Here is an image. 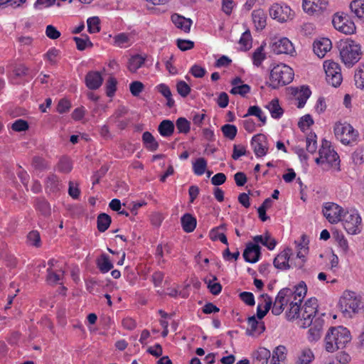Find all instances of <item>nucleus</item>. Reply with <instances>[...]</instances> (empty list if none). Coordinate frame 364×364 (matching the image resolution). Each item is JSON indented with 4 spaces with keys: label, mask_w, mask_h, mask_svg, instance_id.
Here are the masks:
<instances>
[{
    "label": "nucleus",
    "mask_w": 364,
    "mask_h": 364,
    "mask_svg": "<svg viewBox=\"0 0 364 364\" xmlns=\"http://www.w3.org/2000/svg\"><path fill=\"white\" fill-rule=\"evenodd\" d=\"M351 339L350 331L345 327H331L325 337V348L328 352L333 353L343 348Z\"/></svg>",
    "instance_id": "obj_1"
},
{
    "label": "nucleus",
    "mask_w": 364,
    "mask_h": 364,
    "mask_svg": "<svg viewBox=\"0 0 364 364\" xmlns=\"http://www.w3.org/2000/svg\"><path fill=\"white\" fill-rule=\"evenodd\" d=\"M338 48L342 62L348 68L358 62L362 55L360 46L352 40L341 41Z\"/></svg>",
    "instance_id": "obj_2"
},
{
    "label": "nucleus",
    "mask_w": 364,
    "mask_h": 364,
    "mask_svg": "<svg viewBox=\"0 0 364 364\" xmlns=\"http://www.w3.org/2000/svg\"><path fill=\"white\" fill-rule=\"evenodd\" d=\"M338 307L344 316L351 317V313L364 311V301L355 292L346 291L339 300Z\"/></svg>",
    "instance_id": "obj_3"
},
{
    "label": "nucleus",
    "mask_w": 364,
    "mask_h": 364,
    "mask_svg": "<svg viewBox=\"0 0 364 364\" xmlns=\"http://www.w3.org/2000/svg\"><path fill=\"white\" fill-rule=\"evenodd\" d=\"M294 77L293 70L285 64L275 65L270 73V86L276 89L290 83Z\"/></svg>",
    "instance_id": "obj_4"
},
{
    "label": "nucleus",
    "mask_w": 364,
    "mask_h": 364,
    "mask_svg": "<svg viewBox=\"0 0 364 364\" xmlns=\"http://www.w3.org/2000/svg\"><path fill=\"white\" fill-rule=\"evenodd\" d=\"M334 133L336 137L345 145H349L356 141L358 132L348 123H338L335 125Z\"/></svg>",
    "instance_id": "obj_5"
},
{
    "label": "nucleus",
    "mask_w": 364,
    "mask_h": 364,
    "mask_svg": "<svg viewBox=\"0 0 364 364\" xmlns=\"http://www.w3.org/2000/svg\"><path fill=\"white\" fill-rule=\"evenodd\" d=\"M323 68L327 82L334 87H338L343 80L339 64L333 61H325Z\"/></svg>",
    "instance_id": "obj_6"
},
{
    "label": "nucleus",
    "mask_w": 364,
    "mask_h": 364,
    "mask_svg": "<svg viewBox=\"0 0 364 364\" xmlns=\"http://www.w3.org/2000/svg\"><path fill=\"white\" fill-rule=\"evenodd\" d=\"M318 154L323 158L324 161L331 166L339 168L340 159L339 156L331 148V142L325 139L322 140L321 146L318 150Z\"/></svg>",
    "instance_id": "obj_7"
},
{
    "label": "nucleus",
    "mask_w": 364,
    "mask_h": 364,
    "mask_svg": "<svg viewBox=\"0 0 364 364\" xmlns=\"http://www.w3.org/2000/svg\"><path fill=\"white\" fill-rule=\"evenodd\" d=\"M342 217L343 227L348 233L355 235L360 232L359 225L361 223V218L355 210L346 212Z\"/></svg>",
    "instance_id": "obj_8"
},
{
    "label": "nucleus",
    "mask_w": 364,
    "mask_h": 364,
    "mask_svg": "<svg viewBox=\"0 0 364 364\" xmlns=\"http://www.w3.org/2000/svg\"><path fill=\"white\" fill-rule=\"evenodd\" d=\"M317 300L315 298H311L305 302L301 314L302 318L301 321L302 322L300 324L301 327L306 328L311 326L312 321H314L312 316H314L317 313Z\"/></svg>",
    "instance_id": "obj_9"
},
{
    "label": "nucleus",
    "mask_w": 364,
    "mask_h": 364,
    "mask_svg": "<svg viewBox=\"0 0 364 364\" xmlns=\"http://www.w3.org/2000/svg\"><path fill=\"white\" fill-rule=\"evenodd\" d=\"M322 212L329 223L335 224L341 220L343 209L334 203H326Z\"/></svg>",
    "instance_id": "obj_10"
},
{
    "label": "nucleus",
    "mask_w": 364,
    "mask_h": 364,
    "mask_svg": "<svg viewBox=\"0 0 364 364\" xmlns=\"http://www.w3.org/2000/svg\"><path fill=\"white\" fill-rule=\"evenodd\" d=\"M269 14L279 22H286L293 17V13L291 8L288 6H282L275 4L269 9Z\"/></svg>",
    "instance_id": "obj_11"
},
{
    "label": "nucleus",
    "mask_w": 364,
    "mask_h": 364,
    "mask_svg": "<svg viewBox=\"0 0 364 364\" xmlns=\"http://www.w3.org/2000/svg\"><path fill=\"white\" fill-rule=\"evenodd\" d=\"M271 48L275 54L292 55L294 48L292 43L287 38L275 40L271 45Z\"/></svg>",
    "instance_id": "obj_12"
},
{
    "label": "nucleus",
    "mask_w": 364,
    "mask_h": 364,
    "mask_svg": "<svg viewBox=\"0 0 364 364\" xmlns=\"http://www.w3.org/2000/svg\"><path fill=\"white\" fill-rule=\"evenodd\" d=\"M254 152L257 157H261L267 154L268 146L267 137L262 134L255 135L251 141Z\"/></svg>",
    "instance_id": "obj_13"
},
{
    "label": "nucleus",
    "mask_w": 364,
    "mask_h": 364,
    "mask_svg": "<svg viewBox=\"0 0 364 364\" xmlns=\"http://www.w3.org/2000/svg\"><path fill=\"white\" fill-rule=\"evenodd\" d=\"M332 23L336 30L345 34H352L355 31L354 23L348 21V19L341 16L335 15Z\"/></svg>",
    "instance_id": "obj_14"
},
{
    "label": "nucleus",
    "mask_w": 364,
    "mask_h": 364,
    "mask_svg": "<svg viewBox=\"0 0 364 364\" xmlns=\"http://www.w3.org/2000/svg\"><path fill=\"white\" fill-rule=\"evenodd\" d=\"M328 0H303V9L309 14L321 12L326 8Z\"/></svg>",
    "instance_id": "obj_15"
},
{
    "label": "nucleus",
    "mask_w": 364,
    "mask_h": 364,
    "mask_svg": "<svg viewBox=\"0 0 364 364\" xmlns=\"http://www.w3.org/2000/svg\"><path fill=\"white\" fill-rule=\"evenodd\" d=\"M291 255V249L286 248L281 252L274 259L273 264L275 268L286 270L292 267V262L289 264L290 255Z\"/></svg>",
    "instance_id": "obj_16"
},
{
    "label": "nucleus",
    "mask_w": 364,
    "mask_h": 364,
    "mask_svg": "<svg viewBox=\"0 0 364 364\" xmlns=\"http://www.w3.org/2000/svg\"><path fill=\"white\" fill-rule=\"evenodd\" d=\"M260 247L258 245L248 243L243 252L245 260L250 263L257 262L260 257Z\"/></svg>",
    "instance_id": "obj_17"
},
{
    "label": "nucleus",
    "mask_w": 364,
    "mask_h": 364,
    "mask_svg": "<svg viewBox=\"0 0 364 364\" xmlns=\"http://www.w3.org/2000/svg\"><path fill=\"white\" fill-rule=\"evenodd\" d=\"M85 82L90 90H97L103 82V77L100 72L90 71L85 75Z\"/></svg>",
    "instance_id": "obj_18"
},
{
    "label": "nucleus",
    "mask_w": 364,
    "mask_h": 364,
    "mask_svg": "<svg viewBox=\"0 0 364 364\" xmlns=\"http://www.w3.org/2000/svg\"><path fill=\"white\" fill-rule=\"evenodd\" d=\"M314 52L320 58L325 56L327 52H328L331 47L332 43L330 39L327 38H322L314 43Z\"/></svg>",
    "instance_id": "obj_19"
},
{
    "label": "nucleus",
    "mask_w": 364,
    "mask_h": 364,
    "mask_svg": "<svg viewBox=\"0 0 364 364\" xmlns=\"http://www.w3.org/2000/svg\"><path fill=\"white\" fill-rule=\"evenodd\" d=\"M323 323V319L321 318H316L312 321V323L309 326L308 336V339L310 341H316L321 338Z\"/></svg>",
    "instance_id": "obj_20"
},
{
    "label": "nucleus",
    "mask_w": 364,
    "mask_h": 364,
    "mask_svg": "<svg viewBox=\"0 0 364 364\" xmlns=\"http://www.w3.org/2000/svg\"><path fill=\"white\" fill-rule=\"evenodd\" d=\"M292 94L294 95L296 100H298L297 107L301 108L306 104L311 92L308 87L302 86L299 90L298 88L293 89Z\"/></svg>",
    "instance_id": "obj_21"
},
{
    "label": "nucleus",
    "mask_w": 364,
    "mask_h": 364,
    "mask_svg": "<svg viewBox=\"0 0 364 364\" xmlns=\"http://www.w3.org/2000/svg\"><path fill=\"white\" fill-rule=\"evenodd\" d=\"M171 21L178 28H181L186 33H188L191 29L192 21L176 14L171 16Z\"/></svg>",
    "instance_id": "obj_22"
},
{
    "label": "nucleus",
    "mask_w": 364,
    "mask_h": 364,
    "mask_svg": "<svg viewBox=\"0 0 364 364\" xmlns=\"http://www.w3.org/2000/svg\"><path fill=\"white\" fill-rule=\"evenodd\" d=\"M247 323L250 328L247 330V334L250 336H253L255 333L260 334L265 329L264 323H259L255 316L249 317Z\"/></svg>",
    "instance_id": "obj_23"
},
{
    "label": "nucleus",
    "mask_w": 364,
    "mask_h": 364,
    "mask_svg": "<svg viewBox=\"0 0 364 364\" xmlns=\"http://www.w3.org/2000/svg\"><path fill=\"white\" fill-rule=\"evenodd\" d=\"M271 356L270 351L265 348H259L253 353V364H268Z\"/></svg>",
    "instance_id": "obj_24"
},
{
    "label": "nucleus",
    "mask_w": 364,
    "mask_h": 364,
    "mask_svg": "<svg viewBox=\"0 0 364 364\" xmlns=\"http://www.w3.org/2000/svg\"><path fill=\"white\" fill-rule=\"evenodd\" d=\"M45 186L50 192L57 193L61 189L62 185L59 178L56 175L51 173L47 176Z\"/></svg>",
    "instance_id": "obj_25"
},
{
    "label": "nucleus",
    "mask_w": 364,
    "mask_h": 364,
    "mask_svg": "<svg viewBox=\"0 0 364 364\" xmlns=\"http://www.w3.org/2000/svg\"><path fill=\"white\" fill-rule=\"evenodd\" d=\"M183 230L186 232H192L197 224L196 219L190 213L184 214L181 218Z\"/></svg>",
    "instance_id": "obj_26"
},
{
    "label": "nucleus",
    "mask_w": 364,
    "mask_h": 364,
    "mask_svg": "<svg viewBox=\"0 0 364 364\" xmlns=\"http://www.w3.org/2000/svg\"><path fill=\"white\" fill-rule=\"evenodd\" d=\"M253 23L257 30L263 29L266 26V15L262 9L255 10L252 13Z\"/></svg>",
    "instance_id": "obj_27"
},
{
    "label": "nucleus",
    "mask_w": 364,
    "mask_h": 364,
    "mask_svg": "<svg viewBox=\"0 0 364 364\" xmlns=\"http://www.w3.org/2000/svg\"><path fill=\"white\" fill-rule=\"evenodd\" d=\"M174 128V124L172 121L164 119L159 124L158 131L161 136L168 137L173 134Z\"/></svg>",
    "instance_id": "obj_28"
},
{
    "label": "nucleus",
    "mask_w": 364,
    "mask_h": 364,
    "mask_svg": "<svg viewBox=\"0 0 364 364\" xmlns=\"http://www.w3.org/2000/svg\"><path fill=\"white\" fill-rule=\"evenodd\" d=\"M97 266L102 273H107L113 268V264L108 255L102 254L97 259Z\"/></svg>",
    "instance_id": "obj_29"
},
{
    "label": "nucleus",
    "mask_w": 364,
    "mask_h": 364,
    "mask_svg": "<svg viewBox=\"0 0 364 364\" xmlns=\"http://www.w3.org/2000/svg\"><path fill=\"white\" fill-rule=\"evenodd\" d=\"M266 108L269 109L272 117L274 119H279L283 113V109L279 103L278 99H273L267 106Z\"/></svg>",
    "instance_id": "obj_30"
},
{
    "label": "nucleus",
    "mask_w": 364,
    "mask_h": 364,
    "mask_svg": "<svg viewBox=\"0 0 364 364\" xmlns=\"http://www.w3.org/2000/svg\"><path fill=\"white\" fill-rule=\"evenodd\" d=\"M142 141L145 147L151 151H155L159 148V143L149 132L143 133Z\"/></svg>",
    "instance_id": "obj_31"
},
{
    "label": "nucleus",
    "mask_w": 364,
    "mask_h": 364,
    "mask_svg": "<svg viewBox=\"0 0 364 364\" xmlns=\"http://www.w3.org/2000/svg\"><path fill=\"white\" fill-rule=\"evenodd\" d=\"M350 9L358 18H364V0H354L350 4Z\"/></svg>",
    "instance_id": "obj_32"
},
{
    "label": "nucleus",
    "mask_w": 364,
    "mask_h": 364,
    "mask_svg": "<svg viewBox=\"0 0 364 364\" xmlns=\"http://www.w3.org/2000/svg\"><path fill=\"white\" fill-rule=\"evenodd\" d=\"M253 240L257 243H262L270 250H272L277 245V241L274 239L271 238L270 235L267 232L265 234L264 237L262 235H256L253 237Z\"/></svg>",
    "instance_id": "obj_33"
},
{
    "label": "nucleus",
    "mask_w": 364,
    "mask_h": 364,
    "mask_svg": "<svg viewBox=\"0 0 364 364\" xmlns=\"http://www.w3.org/2000/svg\"><path fill=\"white\" fill-rule=\"evenodd\" d=\"M314 358V355L311 350L305 348L299 353L296 364H310Z\"/></svg>",
    "instance_id": "obj_34"
},
{
    "label": "nucleus",
    "mask_w": 364,
    "mask_h": 364,
    "mask_svg": "<svg viewBox=\"0 0 364 364\" xmlns=\"http://www.w3.org/2000/svg\"><path fill=\"white\" fill-rule=\"evenodd\" d=\"M82 37H73V41L76 43L77 49L82 51L87 48H92L93 43L90 41V38L87 35H82Z\"/></svg>",
    "instance_id": "obj_35"
},
{
    "label": "nucleus",
    "mask_w": 364,
    "mask_h": 364,
    "mask_svg": "<svg viewBox=\"0 0 364 364\" xmlns=\"http://www.w3.org/2000/svg\"><path fill=\"white\" fill-rule=\"evenodd\" d=\"M111 217L106 213H100L97 217V229L103 232L108 229L111 223Z\"/></svg>",
    "instance_id": "obj_36"
},
{
    "label": "nucleus",
    "mask_w": 364,
    "mask_h": 364,
    "mask_svg": "<svg viewBox=\"0 0 364 364\" xmlns=\"http://www.w3.org/2000/svg\"><path fill=\"white\" fill-rule=\"evenodd\" d=\"M144 58L139 55H136L129 59L128 69L132 73H135L144 63Z\"/></svg>",
    "instance_id": "obj_37"
},
{
    "label": "nucleus",
    "mask_w": 364,
    "mask_h": 364,
    "mask_svg": "<svg viewBox=\"0 0 364 364\" xmlns=\"http://www.w3.org/2000/svg\"><path fill=\"white\" fill-rule=\"evenodd\" d=\"M300 311L299 302L291 301L289 304V309L286 313L287 318L289 321L299 318Z\"/></svg>",
    "instance_id": "obj_38"
},
{
    "label": "nucleus",
    "mask_w": 364,
    "mask_h": 364,
    "mask_svg": "<svg viewBox=\"0 0 364 364\" xmlns=\"http://www.w3.org/2000/svg\"><path fill=\"white\" fill-rule=\"evenodd\" d=\"M57 169L63 173H68L73 168L70 160L67 157H62L57 164Z\"/></svg>",
    "instance_id": "obj_39"
},
{
    "label": "nucleus",
    "mask_w": 364,
    "mask_h": 364,
    "mask_svg": "<svg viewBox=\"0 0 364 364\" xmlns=\"http://www.w3.org/2000/svg\"><path fill=\"white\" fill-rule=\"evenodd\" d=\"M207 167V161L204 158H198L193 164L194 173L197 176L203 175Z\"/></svg>",
    "instance_id": "obj_40"
},
{
    "label": "nucleus",
    "mask_w": 364,
    "mask_h": 364,
    "mask_svg": "<svg viewBox=\"0 0 364 364\" xmlns=\"http://www.w3.org/2000/svg\"><path fill=\"white\" fill-rule=\"evenodd\" d=\"M306 151L311 154H314L317 149L316 135L314 133L308 134L306 139Z\"/></svg>",
    "instance_id": "obj_41"
},
{
    "label": "nucleus",
    "mask_w": 364,
    "mask_h": 364,
    "mask_svg": "<svg viewBox=\"0 0 364 364\" xmlns=\"http://www.w3.org/2000/svg\"><path fill=\"white\" fill-rule=\"evenodd\" d=\"M114 44L119 47L126 46L131 44V35L121 33L114 37Z\"/></svg>",
    "instance_id": "obj_42"
},
{
    "label": "nucleus",
    "mask_w": 364,
    "mask_h": 364,
    "mask_svg": "<svg viewBox=\"0 0 364 364\" xmlns=\"http://www.w3.org/2000/svg\"><path fill=\"white\" fill-rule=\"evenodd\" d=\"M266 55L264 53V46L261 45L258 47L252 55L253 64L259 66L262 62L265 59Z\"/></svg>",
    "instance_id": "obj_43"
},
{
    "label": "nucleus",
    "mask_w": 364,
    "mask_h": 364,
    "mask_svg": "<svg viewBox=\"0 0 364 364\" xmlns=\"http://www.w3.org/2000/svg\"><path fill=\"white\" fill-rule=\"evenodd\" d=\"M292 291L291 289H290L289 288H283L282 289L276 299H275V301L274 302H277L278 304H282V305H287V303H288V300L286 299V297L290 296L292 294Z\"/></svg>",
    "instance_id": "obj_44"
},
{
    "label": "nucleus",
    "mask_w": 364,
    "mask_h": 364,
    "mask_svg": "<svg viewBox=\"0 0 364 364\" xmlns=\"http://www.w3.org/2000/svg\"><path fill=\"white\" fill-rule=\"evenodd\" d=\"M176 126L179 133L187 134L191 129V123L184 117H179L176 122Z\"/></svg>",
    "instance_id": "obj_45"
},
{
    "label": "nucleus",
    "mask_w": 364,
    "mask_h": 364,
    "mask_svg": "<svg viewBox=\"0 0 364 364\" xmlns=\"http://www.w3.org/2000/svg\"><path fill=\"white\" fill-rule=\"evenodd\" d=\"M89 33H95L100 31V18L97 16L89 18L87 21Z\"/></svg>",
    "instance_id": "obj_46"
},
{
    "label": "nucleus",
    "mask_w": 364,
    "mask_h": 364,
    "mask_svg": "<svg viewBox=\"0 0 364 364\" xmlns=\"http://www.w3.org/2000/svg\"><path fill=\"white\" fill-rule=\"evenodd\" d=\"M221 130L224 136L230 140L235 139L237 132V127L235 125L229 124L223 125Z\"/></svg>",
    "instance_id": "obj_47"
},
{
    "label": "nucleus",
    "mask_w": 364,
    "mask_h": 364,
    "mask_svg": "<svg viewBox=\"0 0 364 364\" xmlns=\"http://www.w3.org/2000/svg\"><path fill=\"white\" fill-rule=\"evenodd\" d=\"M239 43L242 46V49L245 51L251 48L252 37L250 31H246L242 33Z\"/></svg>",
    "instance_id": "obj_48"
},
{
    "label": "nucleus",
    "mask_w": 364,
    "mask_h": 364,
    "mask_svg": "<svg viewBox=\"0 0 364 364\" xmlns=\"http://www.w3.org/2000/svg\"><path fill=\"white\" fill-rule=\"evenodd\" d=\"M250 87L247 84H242L241 85L233 87L230 92L232 95H240L242 97H245L247 93L250 92Z\"/></svg>",
    "instance_id": "obj_49"
},
{
    "label": "nucleus",
    "mask_w": 364,
    "mask_h": 364,
    "mask_svg": "<svg viewBox=\"0 0 364 364\" xmlns=\"http://www.w3.org/2000/svg\"><path fill=\"white\" fill-rule=\"evenodd\" d=\"M117 80L114 77H109L106 82V93L108 97H112L117 89Z\"/></svg>",
    "instance_id": "obj_50"
},
{
    "label": "nucleus",
    "mask_w": 364,
    "mask_h": 364,
    "mask_svg": "<svg viewBox=\"0 0 364 364\" xmlns=\"http://www.w3.org/2000/svg\"><path fill=\"white\" fill-rule=\"evenodd\" d=\"M178 93L183 97L188 96L191 92L190 86L184 81L180 80L176 84Z\"/></svg>",
    "instance_id": "obj_51"
},
{
    "label": "nucleus",
    "mask_w": 364,
    "mask_h": 364,
    "mask_svg": "<svg viewBox=\"0 0 364 364\" xmlns=\"http://www.w3.org/2000/svg\"><path fill=\"white\" fill-rule=\"evenodd\" d=\"M32 166L34 168L43 171L48 168V163L45 159L39 156H34L32 159Z\"/></svg>",
    "instance_id": "obj_52"
},
{
    "label": "nucleus",
    "mask_w": 364,
    "mask_h": 364,
    "mask_svg": "<svg viewBox=\"0 0 364 364\" xmlns=\"http://www.w3.org/2000/svg\"><path fill=\"white\" fill-rule=\"evenodd\" d=\"M287 348L284 346H279L274 348L272 352V358L277 360L284 361L286 359Z\"/></svg>",
    "instance_id": "obj_53"
},
{
    "label": "nucleus",
    "mask_w": 364,
    "mask_h": 364,
    "mask_svg": "<svg viewBox=\"0 0 364 364\" xmlns=\"http://www.w3.org/2000/svg\"><path fill=\"white\" fill-rule=\"evenodd\" d=\"M302 244H299V250L297 252L296 257L300 259H305V255L308 252L309 247H307L308 241L306 242V236L302 235L301 237Z\"/></svg>",
    "instance_id": "obj_54"
},
{
    "label": "nucleus",
    "mask_w": 364,
    "mask_h": 364,
    "mask_svg": "<svg viewBox=\"0 0 364 364\" xmlns=\"http://www.w3.org/2000/svg\"><path fill=\"white\" fill-rule=\"evenodd\" d=\"M217 280V277L213 276V280L205 281L208 284V288L213 295H218L221 292L222 286L220 283H213V281Z\"/></svg>",
    "instance_id": "obj_55"
},
{
    "label": "nucleus",
    "mask_w": 364,
    "mask_h": 364,
    "mask_svg": "<svg viewBox=\"0 0 364 364\" xmlns=\"http://www.w3.org/2000/svg\"><path fill=\"white\" fill-rule=\"evenodd\" d=\"M307 291L306 285L304 282H301L297 287H296V290L294 291L295 294V299L296 296L299 297V302L301 303L303 298L306 295Z\"/></svg>",
    "instance_id": "obj_56"
},
{
    "label": "nucleus",
    "mask_w": 364,
    "mask_h": 364,
    "mask_svg": "<svg viewBox=\"0 0 364 364\" xmlns=\"http://www.w3.org/2000/svg\"><path fill=\"white\" fill-rule=\"evenodd\" d=\"M240 299L247 305L252 306L255 304V297L252 293L243 291L239 294Z\"/></svg>",
    "instance_id": "obj_57"
},
{
    "label": "nucleus",
    "mask_w": 364,
    "mask_h": 364,
    "mask_svg": "<svg viewBox=\"0 0 364 364\" xmlns=\"http://www.w3.org/2000/svg\"><path fill=\"white\" fill-rule=\"evenodd\" d=\"M144 88V84L139 81H134L129 85V90L133 96H139Z\"/></svg>",
    "instance_id": "obj_58"
},
{
    "label": "nucleus",
    "mask_w": 364,
    "mask_h": 364,
    "mask_svg": "<svg viewBox=\"0 0 364 364\" xmlns=\"http://www.w3.org/2000/svg\"><path fill=\"white\" fill-rule=\"evenodd\" d=\"M11 128L16 132L26 131L28 129V124L26 121L19 119L12 124Z\"/></svg>",
    "instance_id": "obj_59"
},
{
    "label": "nucleus",
    "mask_w": 364,
    "mask_h": 364,
    "mask_svg": "<svg viewBox=\"0 0 364 364\" xmlns=\"http://www.w3.org/2000/svg\"><path fill=\"white\" fill-rule=\"evenodd\" d=\"M314 124V120L310 114H306L303 116L299 123L298 126L299 127L303 130L305 129V127H309Z\"/></svg>",
    "instance_id": "obj_60"
},
{
    "label": "nucleus",
    "mask_w": 364,
    "mask_h": 364,
    "mask_svg": "<svg viewBox=\"0 0 364 364\" xmlns=\"http://www.w3.org/2000/svg\"><path fill=\"white\" fill-rule=\"evenodd\" d=\"M46 34L48 38L52 40H55L60 36V32L53 25H48L46 26Z\"/></svg>",
    "instance_id": "obj_61"
},
{
    "label": "nucleus",
    "mask_w": 364,
    "mask_h": 364,
    "mask_svg": "<svg viewBox=\"0 0 364 364\" xmlns=\"http://www.w3.org/2000/svg\"><path fill=\"white\" fill-rule=\"evenodd\" d=\"M60 279H61L60 274H59L56 272H54L50 268H48L46 280L48 283L55 284Z\"/></svg>",
    "instance_id": "obj_62"
},
{
    "label": "nucleus",
    "mask_w": 364,
    "mask_h": 364,
    "mask_svg": "<svg viewBox=\"0 0 364 364\" xmlns=\"http://www.w3.org/2000/svg\"><path fill=\"white\" fill-rule=\"evenodd\" d=\"M28 240L35 247H38L41 245V237L37 231L30 232L28 235Z\"/></svg>",
    "instance_id": "obj_63"
},
{
    "label": "nucleus",
    "mask_w": 364,
    "mask_h": 364,
    "mask_svg": "<svg viewBox=\"0 0 364 364\" xmlns=\"http://www.w3.org/2000/svg\"><path fill=\"white\" fill-rule=\"evenodd\" d=\"M354 78L356 87L363 89L364 87V70L362 69L358 70L355 74Z\"/></svg>",
    "instance_id": "obj_64"
}]
</instances>
